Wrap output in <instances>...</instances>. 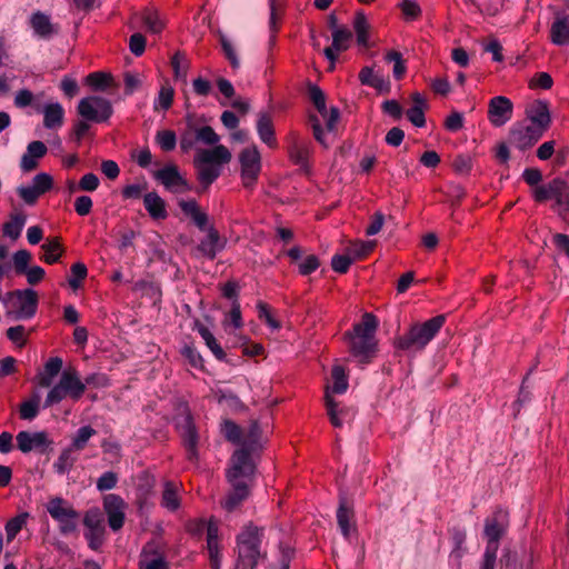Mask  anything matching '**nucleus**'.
Segmentation results:
<instances>
[{
  "mask_svg": "<svg viewBox=\"0 0 569 569\" xmlns=\"http://www.w3.org/2000/svg\"><path fill=\"white\" fill-rule=\"evenodd\" d=\"M254 465L248 452L239 449L231 458V466L227 472L232 491L223 502V508L232 511L248 496V485L246 479L253 475Z\"/></svg>",
  "mask_w": 569,
  "mask_h": 569,
  "instance_id": "f257e3e1",
  "label": "nucleus"
},
{
  "mask_svg": "<svg viewBox=\"0 0 569 569\" xmlns=\"http://www.w3.org/2000/svg\"><path fill=\"white\" fill-rule=\"evenodd\" d=\"M377 320L371 313H365L361 322L353 326L352 332H348L349 350L360 363H368L376 355Z\"/></svg>",
  "mask_w": 569,
  "mask_h": 569,
  "instance_id": "f03ea898",
  "label": "nucleus"
},
{
  "mask_svg": "<svg viewBox=\"0 0 569 569\" xmlns=\"http://www.w3.org/2000/svg\"><path fill=\"white\" fill-rule=\"evenodd\" d=\"M445 321V316L439 315L422 323L412 325L406 333L396 339V348L412 353L422 351L442 328Z\"/></svg>",
  "mask_w": 569,
  "mask_h": 569,
  "instance_id": "7ed1b4c3",
  "label": "nucleus"
},
{
  "mask_svg": "<svg viewBox=\"0 0 569 569\" xmlns=\"http://www.w3.org/2000/svg\"><path fill=\"white\" fill-rule=\"evenodd\" d=\"M262 530L252 525L246 526L237 537L238 569H254L262 557L260 550Z\"/></svg>",
  "mask_w": 569,
  "mask_h": 569,
  "instance_id": "20e7f679",
  "label": "nucleus"
},
{
  "mask_svg": "<svg viewBox=\"0 0 569 569\" xmlns=\"http://www.w3.org/2000/svg\"><path fill=\"white\" fill-rule=\"evenodd\" d=\"M508 526V513L505 510H497L486 519L485 537L488 540L480 569H495L499 539L503 536Z\"/></svg>",
  "mask_w": 569,
  "mask_h": 569,
  "instance_id": "39448f33",
  "label": "nucleus"
},
{
  "mask_svg": "<svg viewBox=\"0 0 569 569\" xmlns=\"http://www.w3.org/2000/svg\"><path fill=\"white\" fill-rule=\"evenodd\" d=\"M86 391V383L81 381L79 373L74 369L62 371L60 379L48 392L44 406L61 402L67 397L72 400H79Z\"/></svg>",
  "mask_w": 569,
  "mask_h": 569,
  "instance_id": "423d86ee",
  "label": "nucleus"
},
{
  "mask_svg": "<svg viewBox=\"0 0 569 569\" xmlns=\"http://www.w3.org/2000/svg\"><path fill=\"white\" fill-rule=\"evenodd\" d=\"M8 315L17 320L32 318L38 308V296L32 289L17 290L6 299Z\"/></svg>",
  "mask_w": 569,
  "mask_h": 569,
  "instance_id": "0eeeda50",
  "label": "nucleus"
},
{
  "mask_svg": "<svg viewBox=\"0 0 569 569\" xmlns=\"http://www.w3.org/2000/svg\"><path fill=\"white\" fill-rule=\"evenodd\" d=\"M47 511L58 522L62 535H70L77 530L80 515L62 498L50 499L47 503Z\"/></svg>",
  "mask_w": 569,
  "mask_h": 569,
  "instance_id": "6e6552de",
  "label": "nucleus"
},
{
  "mask_svg": "<svg viewBox=\"0 0 569 569\" xmlns=\"http://www.w3.org/2000/svg\"><path fill=\"white\" fill-rule=\"evenodd\" d=\"M77 111L87 121L104 122L112 114V106L106 98L89 96L79 101Z\"/></svg>",
  "mask_w": 569,
  "mask_h": 569,
  "instance_id": "1a4fd4ad",
  "label": "nucleus"
},
{
  "mask_svg": "<svg viewBox=\"0 0 569 569\" xmlns=\"http://www.w3.org/2000/svg\"><path fill=\"white\" fill-rule=\"evenodd\" d=\"M240 176L246 188L254 186L261 171V156L256 146L244 148L239 154Z\"/></svg>",
  "mask_w": 569,
  "mask_h": 569,
  "instance_id": "9d476101",
  "label": "nucleus"
},
{
  "mask_svg": "<svg viewBox=\"0 0 569 569\" xmlns=\"http://www.w3.org/2000/svg\"><path fill=\"white\" fill-rule=\"evenodd\" d=\"M53 187V178L47 172L36 174L29 186L17 188L19 197L27 204H34L37 200Z\"/></svg>",
  "mask_w": 569,
  "mask_h": 569,
  "instance_id": "9b49d317",
  "label": "nucleus"
},
{
  "mask_svg": "<svg viewBox=\"0 0 569 569\" xmlns=\"http://www.w3.org/2000/svg\"><path fill=\"white\" fill-rule=\"evenodd\" d=\"M139 569H170L160 541L151 540L143 546L139 556Z\"/></svg>",
  "mask_w": 569,
  "mask_h": 569,
  "instance_id": "f8f14e48",
  "label": "nucleus"
},
{
  "mask_svg": "<svg viewBox=\"0 0 569 569\" xmlns=\"http://www.w3.org/2000/svg\"><path fill=\"white\" fill-rule=\"evenodd\" d=\"M83 525L87 528L84 533L89 547L92 550H98L103 542L104 526L103 518L98 508L90 509L86 512Z\"/></svg>",
  "mask_w": 569,
  "mask_h": 569,
  "instance_id": "ddd939ff",
  "label": "nucleus"
},
{
  "mask_svg": "<svg viewBox=\"0 0 569 569\" xmlns=\"http://www.w3.org/2000/svg\"><path fill=\"white\" fill-rule=\"evenodd\" d=\"M127 505L124 500L114 493H109L103 498V509L108 516L109 527L118 531L123 527Z\"/></svg>",
  "mask_w": 569,
  "mask_h": 569,
  "instance_id": "4468645a",
  "label": "nucleus"
},
{
  "mask_svg": "<svg viewBox=\"0 0 569 569\" xmlns=\"http://www.w3.org/2000/svg\"><path fill=\"white\" fill-rule=\"evenodd\" d=\"M513 104L505 96H497L490 99L488 104V119L495 127L506 124L512 117Z\"/></svg>",
  "mask_w": 569,
  "mask_h": 569,
  "instance_id": "2eb2a0df",
  "label": "nucleus"
},
{
  "mask_svg": "<svg viewBox=\"0 0 569 569\" xmlns=\"http://www.w3.org/2000/svg\"><path fill=\"white\" fill-rule=\"evenodd\" d=\"M527 117L531 121L532 128L536 129L532 138L533 140H539L543 133V131L549 127L550 123V113L548 109V104L545 101L538 100L533 101L527 107Z\"/></svg>",
  "mask_w": 569,
  "mask_h": 569,
  "instance_id": "dca6fc26",
  "label": "nucleus"
},
{
  "mask_svg": "<svg viewBox=\"0 0 569 569\" xmlns=\"http://www.w3.org/2000/svg\"><path fill=\"white\" fill-rule=\"evenodd\" d=\"M154 178L163 184L167 190L174 193L189 191L191 189L174 164H168L159 169L154 172Z\"/></svg>",
  "mask_w": 569,
  "mask_h": 569,
  "instance_id": "f3484780",
  "label": "nucleus"
},
{
  "mask_svg": "<svg viewBox=\"0 0 569 569\" xmlns=\"http://www.w3.org/2000/svg\"><path fill=\"white\" fill-rule=\"evenodd\" d=\"M310 99L325 120L327 132H333L339 120V110L337 108H331L328 111L325 94L318 87H312L310 89Z\"/></svg>",
  "mask_w": 569,
  "mask_h": 569,
  "instance_id": "a211bd4d",
  "label": "nucleus"
},
{
  "mask_svg": "<svg viewBox=\"0 0 569 569\" xmlns=\"http://www.w3.org/2000/svg\"><path fill=\"white\" fill-rule=\"evenodd\" d=\"M16 440L18 449L23 453H28L32 450L43 449L52 443V441L48 439V435L44 431H20L17 435Z\"/></svg>",
  "mask_w": 569,
  "mask_h": 569,
  "instance_id": "6ab92c4d",
  "label": "nucleus"
},
{
  "mask_svg": "<svg viewBox=\"0 0 569 569\" xmlns=\"http://www.w3.org/2000/svg\"><path fill=\"white\" fill-rule=\"evenodd\" d=\"M351 37V32L346 28H337L332 32V44L325 49V56L330 61V70L335 68L338 53L349 48Z\"/></svg>",
  "mask_w": 569,
  "mask_h": 569,
  "instance_id": "aec40b11",
  "label": "nucleus"
},
{
  "mask_svg": "<svg viewBox=\"0 0 569 569\" xmlns=\"http://www.w3.org/2000/svg\"><path fill=\"white\" fill-rule=\"evenodd\" d=\"M231 160V152L223 144L213 146L211 149H199L194 162L212 163L218 167Z\"/></svg>",
  "mask_w": 569,
  "mask_h": 569,
  "instance_id": "412c9836",
  "label": "nucleus"
},
{
  "mask_svg": "<svg viewBox=\"0 0 569 569\" xmlns=\"http://www.w3.org/2000/svg\"><path fill=\"white\" fill-rule=\"evenodd\" d=\"M219 528L218 522L211 518L209 520L207 529V548L210 558V565L212 569H220L221 567V553L219 546Z\"/></svg>",
  "mask_w": 569,
  "mask_h": 569,
  "instance_id": "4be33fe9",
  "label": "nucleus"
},
{
  "mask_svg": "<svg viewBox=\"0 0 569 569\" xmlns=\"http://www.w3.org/2000/svg\"><path fill=\"white\" fill-rule=\"evenodd\" d=\"M39 112L43 114V126L49 130H58L63 126L64 109L59 102H48Z\"/></svg>",
  "mask_w": 569,
  "mask_h": 569,
  "instance_id": "5701e85b",
  "label": "nucleus"
},
{
  "mask_svg": "<svg viewBox=\"0 0 569 569\" xmlns=\"http://www.w3.org/2000/svg\"><path fill=\"white\" fill-rule=\"evenodd\" d=\"M550 41L556 46H569V13L555 17L550 26Z\"/></svg>",
  "mask_w": 569,
  "mask_h": 569,
  "instance_id": "b1692460",
  "label": "nucleus"
},
{
  "mask_svg": "<svg viewBox=\"0 0 569 569\" xmlns=\"http://www.w3.org/2000/svg\"><path fill=\"white\" fill-rule=\"evenodd\" d=\"M208 233L198 244V250L209 259H214L217 253L224 248L218 231L213 227L208 228Z\"/></svg>",
  "mask_w": 569,
  "mask_h": 569,
  "instance_id": "393cba45",
  "label": "nucleus"
},
{
  "mask_svg": "<svg viewBox=\"0 0 569 569\" xmlns=\"http://www.w3.org/2000/svg\"><path fill=\"white\" fill-rule=\"evenodd\" d=\"M47 153V147L41 141H32L28 144L27 151L21 158L20 167L23 171H31L37 168L38 160Z\"/></svg>",
  "mask_w": 569,
  "mask_h": 569,
  "instance_id": "a878e982",
  "label": "nucleus"
},
{
  "mask_svg": "<svg viewBox=\"0 0 569 569\" xmlns=\"http://www.w3.org/2000/svg\"><path fill=\"white\" fill-rule=\"evenodd\" d=\"M257 132L260 140L270 148L277 146L274 137L273 120L270 113L260 112L257 119Z\"/></svg>",
  "mask_w": 569,
  "mask_h": 569,
  "instance_id": "bb28decb",
  "label": "nucleus"
},
{
  "mask_svg": "<svg viewBox=\"0 0 569 569\" xmlns=\"http://www.w3.org/2000/svg\"><path fill=\"white\" fill-rule=\"evenodd\" d=\"M143 204L153 220H164L168 217L166 201L157 192L146 193Z\"/></svg>",
  "mask_w": 569,
  "mask_h": 569,
  "instance_id": "cd10ccee",
  "label": "nucleus"
},
{
  "mask_svg": "<svg viewBox=\"0 0 569 569\" xmlns=\"http://www.w3.org/2000/svg\"><path fill=\"white\" fill-rule=\"evenodd\" d=\"M557 184L555 194L551 198L555 201L552 208L559 216L566 219L567 213H569V184L561 179L558 180Z\"/></svg>",
  "mask_w": 569,
  "mask_h": 569,
  "instance_id": "c85d7f7f",
  "label": "nucleus"
},
{
  "mask_svg": "<svg viewBox=\"0 0 569 569\" xmlns=\"http://www.w3.org/2000/svg\"><path fill=\"white\" fill-rule=\"evenodd\" d=\"M30 26L36 36L40 38H50L57 32V29L51 23L49 16L38 11L30 17Z\"/></svg>",
  "mask_w": 569,
  "mask_h": 569,
  "instance_id": "c756f323",
  "label": "nucleus"
},
{
  "mask_svg": "<svg viewBox=\"0 0 569 569\" xmlns=\"http://www.w3.org/2000/svg\"><path fill=\"white\" fill-rule=\"evenodd\" d=\"M412 102L413 106L407 110V117L413 126L422 128L426 124L425 110L428 107L427 101L421 93L415 92L412 94Z\"/></svg>",
  "mask_w": 569,
  "mask_h": 569,
  "instance_id": "7c9ffc66",
  "label": "nucleus"
},
{
  "mask_svg": "<svg viewBox=\"0 0 569 569\" xmlns=\"http://www.w3.org/2000/svg\"><path fill=\"white\" fill-rule=\"evenodd\" d=\"M62 359L59 357L50 358L42 372L37 376L38 385L42 388H48L52 385V381L56 376L62 369Z\"/></svg>",
  "mask_w": 569,
  "mask_h": 569,
  "instance_id": "2f4dec72",
  "label": "nucleus"
},
{
  "mask_svg": "<svg viewBox=\"0 0 569 569\" xmlns=\"http://www.w3.org/2000/svg\"><path fill=\"white\" fill-rule=\"evenodd\" d=\"M180 486L172 481H166L161 497V506L169 511H176L180 507Z\"/></svg>",
  "mask_w": 569,
  "mask_h": 569,
  "instance_id": "473e14b6",
  "label": "nucleus"
},
{
  "mask_svg": "<svg viewBox=\"0 0 569 569\" xmlns=\"http://www.w3.org/2000/svg\"><path fill=\"white\" fill-rule=\"evenodd\" d=\"M183 443L188 450L189 458L196 455L197 433L191 417L188 415L183 418V423L179 425Z\"/></svg>",
  "mask_w": 569,
  "mask_h": 569,
  "instance_id": "72a5a7b5",
  "label": "nucleus"
},
{
  "mask_svg": "<svg viewBox=\"0 0 569 569\" xmlns=\"http://www.w3.org/2000/svg\"><path fill=\"white\" fill-rule=\"evenodd\" d=\"M179 207L183 211L184 214L190 217L194 224L200 230H206L207 223H208V216L207 213L200 211L197 202L194 200H181L179 201Z\"/></svg>",
  "mask_w": 569,
  "mask_h": 569,
  "instance_id": "f704fd0d",
  "label": "nucleus"
},
{
  "mask_svg": "<svg viewBox=\"0 0 569 569\" xmlns=\"http://www.w3.org/2000/svg\"><path fill=\"white\" fill-rule=\"evenodd\" d=\"M290 159L297 164L307 163L310 156V144L300 139L298 136H292V142L289 148Z\"/></svg>",
  "mask_w": 569,
  "mask_h": 569,
  "instance_id": "c9c22d12",
  "label": "nucleus"
},
{
  "mask_svg": "<svg viewBox=\"0 0 569 569\" xmlns=\"http://www.w3.org/2000/svg\"><path fill=\"white\" fill-rule=\"evenodd\" d=\"M536 129L530 126H521L511 131V141L520 150L531 147L538 140H533L532 136Z\"/></svg>",
  "mask_w": 569,
  "mask_h": 569,
  "instance_id": "e433bc0d",
  "label": "nucleus"
},
{
  "mask_svg": "<svg viewBox=\"0 0 569 569\" xmlns=\"http://www.w3.org/2000/svg\"><path fill=\"white\" fill-rule=\"evenodd\" d=\"M199 182L208 188L220 176L221 168L212 163L194 162Z\"/></svg>",
  "mask_w": 569,
  "mask_h": 569,
  "instance_id": "4c0bfd02",
  "label": "nucleus"
},
{
  "mask_svg": "<svg viewBox=\"0 0 569 569\" xmlns=\"http://www.w3.org/2000/svg\"><path fill=\"white\" fill-rule=\"evenodd\" d=\"M359 80L361 84L372 87L379 91L388 89V83L385 78L375 72L372 67H363L359 72Z\"/></svg>",
  "mask_w": 569,
  "mask_h": 569,
  "instance_id": "58836bf2",
  "label": "nucleus"
},
{
  "mask_svg": "<svg viewBox=\"0 0 569 569\" xmlns=\"http://www.w3.org/2000/svg\"><path fill=\"white\" fill-rule=\"evenodd\" d=\"M325 399L331 425L336 428H341L343 426L345 418L349 415V410L347 408H340L328 393H326Z\"/></svg>",
  "mask_w": 569,
  "mask_h": 569,
  "instance_id": "ea45409f",
  "label": "nucleus"
},
{
  "mask_svg": "<svg viewBox=\"0 0 569 569\" xmlns=\"http://www.w3.org/2000/svg\"><path fill=\"white\" fill-rule=\"evenodd\" d=\"M353 511L348 506L346 499L340 500V505L337 511V521L342 535L347 538L352 530Z\"/></svg>",
  "mask_w": 569,
  "mask_h": 569,
  "instance_id": "a19ab883",
  "label": "nucleus"
},
{
  "mask_svg": "<svg viewBox=\"0 0 569 569\" xmlns=\"http://www.w3.org/2000/svg\"><path fill=\"white\" fill-rule=\"evenodd\" d=\"M196 329L201 338L204 340L206 346L210 349V351L214 355L218 360H223L226 358V353L221 346L217 342L212 332L201 323H196Z\"/></svg>",
  "mask_w": 569,
  "mask_h": 569,
  "instance_id": "79ce46f5",
  "label": "nucleus"
},
{
  "mask_svg": "<svg viewBox=\"0 0 569 569\" xmlns=\"http://www.w3.org/2000/svg\"><path fill=\"white\" fill-rule=\"evenodd\" d=\"M141 20L146 29L152 33H159L164 28V21L158 10L148 8L141 13Z\"/></svg>",
  "mask_w": 569,
  "mask_h": 569,
  "instance_id": "37998d69",
  "label": "nucleus"
},
{
  "mask_svg": "<svg viewBox=\"0 0 569 569\" xmlns=\"http://www.w3.org/2000/svg\"><path fill=\"white\" fill-rule=\"evenodd\" d=\"M331 386L327 387L326 393H343L348 389V378L346 376L345 369L341 366H335L331 371Z\"/></svg>",
  "mask_w": 569,
  "mask_h": 569,
  "instance_id": "c03bdc74",
  "label": "nucleus"
},
{
  "mask_svg": "<svg viewBox=\"0 0 569 569\" xmlns=\"http://www.w3.org/2000/svg\"><path fill=\"white\" fill-rule=\"evenodd\" d=\"M76 461L77 456L74 455V450L67 447L60 452L52 467L58 475H64L71 470Z\"/></svg>",
  "mask_w": 569,
  "mask_h": 569,
  "instance_id": "a18cd8bd",
  "label": "nucleus"
},
{
  "mask_svg": "<svg viewBox=\"0 0 569 569\" xmlns=\"http://www.w3.org/2000/svg\"><path fill=\"white\" fill-rule=\"evenodd\" d=\"M353 28L357 34V42L360 46H368L369 23L363 12H358L355 17Z\"/></svg>",
  "mask_w": 569,
  "mask_h": 569,
  "instance_id": "49530a36",
  "label": "nucleus"
},
{
  "mask_svg": "<svg viewBox=\"0 0 569 569\" xmlns=\"http://www.w3.org/2000/svg\"><path fill=\"white\" fill-rule=\"evenodd\" d=\"M41 249L43 250V261L52 264L59 260L62 253L61 244L58 240V238H52L50 240H47L42 246Z\"/></svg>",
  "mask_w": 569,
  "mask_h": 569,
  "instance_id": "de8ad7c7",
  "label": "nucleus"
},
{
  "mask_svg": "<svg viewBox=\"0 0 569 569\" xmlns=\"http://www.w3.org/2000/svg\"><path fill=\"white\" fill-rule=\"evenodd\" d=\"M94 435L96 430L92 427L83 426L78 429L69 447L74 451H81L86 448L88 441Z\"/></svg>",
  "mask_w": 569,
  "mask_h": 569,
  "instance_id": "09e8293b",
  "label": "nucleus"
},
{
  "mask_svg": "<svg viewBox=\"0 0 569 569\" xmlns=\"http://www.w3.org/2000/svg\"><path fill=\"white\" fill-rule=\"evenodd\" d=\"M373 241H357L350 243L346 251L351 256L353 261H356L368 256L373 250Z\"/></svg>",
  "mask_w": 569,
  "mask_h": 569,
  "instance_id": "8fccbe9b",
  "label": "nucleus"
},
{
  "mask_svg": "<svg viewBox=\"0 0 569 569\" xmlns=\"http://www.w3.org/2000/svg\"><path fill=\"white\" fill-rule=\"evenodd\" d=\"M194 136L199 142L208 146H217L220 141L219 134L210 126L197 128Z\"/></svg>",
  "mask_w": 569,
  "mask_h": 569,
  "instance_id": "3c124183",
  "label": "nucleus"
},
{
  "mask_svg": "<svg viewBox=\"0 0 569 569\" xmlns=\"http://www.w3.org/2000/svg\"><path fill=\"white\" fill-rule=\"evenodd\" d=\"M156 142L163 151H171L176 148L177 136L172 130H159L156 133Z\"/></svg>",
  "mask_w": 569,
  "mask_h": 569,
  "instance_id": "603ef678",
  "label": "nucleus"
},
{
  "mask_svg": "<svg viewBox=\"0 0 569 569\" xmlns=\"http://www.w3.org/2000/svg\"><path fill=\"white\" fill-rule=\"evenodd\" d=\"M385 60L393 63L392 73L396 79H401L405 76L407 67L400 52L389 51L386 53Z\"/></svg>",
  "mask_w": 569,
  "mask_h": 569,
  "instance_id": "864d4df0",
  "label": "nucleus"
},
{
  "mask_svg": "<svg viewBox=\"0 0 569 569\" xmlns=\"http://www.w3.org/2000/svg\"><path fill=\"white\" fill-rule=\"evenodd\" d=\"M26 223V218L22 216H14L9 222L3 226L4 236L16 240L19 238Z\"/></svg>",
  "mask_w": 569,
  "mask_h": 569,
  "instance_id": "5fc2aeb1",
  "label": "nucleus"
},
{
  "mask_svg": "<svg viewBox=\"0 0 569 569\" xmlns=\"http://www.w3.org/2000/svg\"><path fill=\"white\" fill-rule=\"evenodd\" d=\"M86 82L92 89L102 91L109 87L111 82V76L103 72H92L87 76Z\"/></svg>",
  "mask_w": 569,
  "mask_h": 569,
  "instance_id": "6e6d98bb",
  "label": "nucleus"
},
{
  "mask_svg": "<svg viewBox=\"0 0 569 569\" xmlns=\"http://www.w3.org/2000/svg\"><path fill=\"white\" fill-rule=\"evenodd\" d=\"M28 519V513H21L17 517L10 519L6 525V535L8 541H11L16 538L22 527L26 525Z\"/></svg>",
  "mask_w": 569,
  "mask_h": 569,
  "instance_id": "4d7b16f0",
  "label": "nucleus"
},
{
  "mask_svg": "<svg viewBox=\"0 0 569 569\" xmlns=\"http://www.w3.org/2000/svg\"><path fill=\"white\" fill-rule=\"evenodd\" d=\"M221 432L232 443H240L242 431L241 428L231 420H224L221 425Z\"/></svg>",
  "mask_w": 569,
  "mask_h": 569,
  "instance_id": "13d9d810",
  "label": "nucleus"
},
{
  "mask_svg": "<svg viewBox=\"0 0 569 569\" xmlns=\"http://www.w3.org/2000/svg\"><path fill=\"white\" fill-rule=\"evenodd\" d=\"M32 256L28 250L22 249L14 252L12 257V263L16 273L22 274L24 271H27Z\"/></svg>",
  "mask_w": 569,
  "mask_h": 569,
  "instance_id": "bf43d9fd",
  "label": "nucleus"
},
{
  "mask_svg": "<svg viewBox=\"0 0 569 569\" xmlns=\"http://www.w3.org/2000/svg\"><path fill=\"white\" fill-rule=\"evenodd\" d=\"M559 179H553L547 184H541L535 188L533 190V198L536 201L542 202L547 200H551L552 194H555V189L558 186Z\"/></svg>",
  "mask_w": 569,
  "mask_h": 569,
  "instance_id": "052dcab7",
  "label": "nucleus"
},
{
  "mask_svg": "<svg viewBox=\"0 0 569 569\" xmlns=\"http://www.w3.org/2000/svg\"><path fill=\"white\" fill-rule=\"evenodd\" d=\"M260 436H261L260 426L257 421H253L250 425L248 432L246 435L244 441H243V445L247 448H241V449L249 452V449H253L254 446L258 445ZM248 455L250 456V453H248Z\"/></svg>",
  "mask_w": 569,
  "mask_h": 569,
  "instance_id": "680f3d73",
  "label": "nucleus"
},
{
  "mask_svg": "<svg viewBox=\"0 0 569 569\" xmlns=\"http://www.w3.org/2000/svg\"><path fill=\"white\" fill-rule=\"evenodd\" d=\"M223 327L227 329L228 326H232L236 329H239L243 326L240 305L237 300L233 301L232 308L228 313V317L222 322Z\"/></svg>",
  "mask_w": 569,
  "mask_h": 569,
  "instance_id": "e2e57ef3",
  "label": "nucleus"
},
{
  "mask_svg": "<svg viewBox=\"0 0 569 569\" xmlns=\"http://www.w3.org/2000/svg\"><path fill=\"white\" fill-rule=\"evenodd\" d=\"M88 269L86 264L81 262L73 263L71 266V277L69 278V284L73 289H77L80 287L81 281L87 277Z\"/></svg>",
  "mask_w": 569,
  "mask_h": 569,
  "instance_id": "0e129e2a",
  "label": "nucleus"
},
{
  "mask_svg": "<svg viewBox=\"0 0 569 569\" xmlns=\"http://www.w3.org/2000/svg\"><path fill=\"white\" fill-rule=\"evenodd\" d=\"M173 101V89L171 87H162L154 101V109L161 108L168 110Z\"/></svg>",
  "mask_w": 569,
  "mask_h": 569,
  "instance_id": "69168bd1",
  "label": "nucleus"
},
{
  "mask_svg": "<svg viewBox=\"0 0 569 569\" xmlns=\"http://www.w3.org/2000/svg\"><path fill=\"white\" fill-rule=\"evenodd\" d=\"M399 7L407 20H416L421 14L420 6L416 0H402Z\"/></svg>",
  "mask_w": 569,
  "mask_h": 569,
  "instance_id": "338daca9",
  "label": "nucleus"
},
{
  "mask_svg": "<svg viewBox=\"0 0 569 569\" xmlns=\"http://www.w3.org/2000/svg\"><path fill=\"white\" fill-rule=\"evenodd\" d=\"M39 412V400L30 399L21 403L20 406V417L24 420H32L37 417Z\"/></svg>",
  "mask_w": 569,
  "mask_h": 569,
  "instance_id": "774afa93",
  "label": "nucleus"
}]
</instances>
